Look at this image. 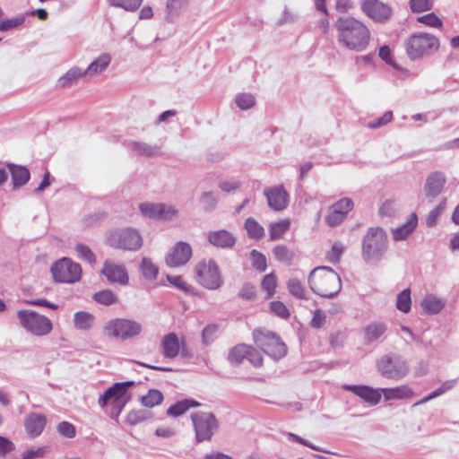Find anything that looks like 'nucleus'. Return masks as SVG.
<instances>
[{
    "mask_svg": "<svg viewBox=\"0 0 459 459\" xmlns=\"http://www.w3.org/2000/svg\"><path fill=\"white\" fill-rule=\"evenodd\" d=\"M338 44L350 51L363 52L370 43L369 28L353 16L339 17L335 22Z\"/></svg>",
    "mask_w": 459,
    "mask_h": 459,
    "instance_id": "nucleus-1",
    "label": "nucleus"
},
{
    "mask_svg": "<svg viewBox=\"0 0 459 459\" xmlns=\"http://www.w3.org/2000/svg\"><path fill=\"white\" fill-rule=\"evenodd\" d=\"M307 283L315 294L326 299L335 297L342 289L340 275L328 266L314 268L308 274Z\"/></svg>",
    "mask_w": 459,
    "mask_h": 459,
    "instance_id": "nucleus-2",
    "label": "nucleus"
},
{
    "mask_svg": "<svg viewBox=\"0 0 459 459\" xmlns=\"http://www.w3.org/2000/svg\"><path fill=\"white\" fill-rule=\"evenodd\" d=\"M388 248V237L381 227L368 229L362 238V257L366 262H379Z\"/></svg>",
    "mask_w": 459,
    "mask_h": 459,
    "instance_id": "nucleus-3",
    "label": "nucleus"
},
{
    "mask_svg": "<svg viewBox=\"0 0 459 459\" xmlns=\"http://www.w3.org/2000/svg\"><path fill=\"white\" fill-rule=\"evenodd\" d=\"M439 48V40L433 34L417 32L405 41V49L411 60H418L434 54Z\"/></svg>",
    "mask_w": 459,
    "mask_h": 459,
    "instance_id": "nucleus-4",
    "label": "nucleus"
},
{
    "mask_svg": "<svg viewBox=\"0 0 459 459\" xmlns=\"http://www.w3.org/2000/svg\"><path fill=\"white\" fill-rule=\"evenodd\" d=\"M194 277L199 285L210 290H218L224 283L220 267L212 258H204L195 265Z\"/></svg>",
    "mask_w": 459,
    "mask_h": 459,
    "instance_id": "nucleus-5",
    "label": "nucleus"
},
{
    "mask_svg": "<svg viewBox=\"0 0 459 459\" xmlns=\"http://www.w3.org/2000/svg\"><path fill=\"white\" fill-rule=\"evenodd\" d=\"M376 367L380 376L394 381L403 379L410 372L407 359L396 353L382 356L377 361Z\"/></svg>",
    "mask_w": 459,
    "mask_h": 459,
    "instance_id": "nucleus-6",
    "label": "nucleus"
},
{
    "mask_svg": "<svg viewBox=\"0 0 459 459\" xmlns=\"http://www.w3.org/2000/svg\"><path fill=\"white\" fill-rule=\"evenodd\" d=\"M106 243L114 248L136 251L143 246V238L134 228L115 229L107 232Z\"/></svg>",
    "mask_w": 459,
    "mask_h": 459,
    "instance_id": "nucleus-7",
    "label": "nucleus"
},
{
    "mask_svg": "<svg viewBox=\"0 0 459 459\" xmlns=\"http://www.w3.org/2000/svg\"><path fill=\"white\" fill-rule=\"evenodd\" d=\"M17 317L21 326L33 336L42 337L52 332L53 324L51 320L36 311L30 309L19 310Z\"/></svg>",
    "mask_w": 459,
    "mask_h": 459,
    "instance_id": "nucleus-8",
    "label": "nucleus"
},
{
    "mask_svg": "<svg viewBox=\"0 0 459 459\" xmlns=\"http://www.w3.org/2000/svg\"><path fill=\"white\" fill-rule=\"evenodd\" d=\"M142 329V325L134 320L115 318L105 324L103 334L108 338L126 341L139 335Z\"/></svg>",
    "mask_w": 459,
    "mask_h": 459,
    "instance_id": "nucleus-9",
    "label": "nucleus"
},
{
    "mask_svg": "<svg viewBox=\"0 0 459 459\" xmlns=\"http://www.w3.org/2000/svg\"><path fill=\"white\" fill-rule=\"evenodd\" d=\"M253 337L255 344L274 359L286 355L287 346L275 333L267 330H255Z\"/></svg>",
    "mask_w": 459,
    "mask_h": 459,
    "instance_id": "nucleus-10",
    "label": "nucleus"
},
{
    "mask_svg": "<svg viewBox=\"0 0 459 459\" xmlns=\"http://www.w3.org/2000/svg\"><path fill=\"white\" fill-rule=\"evenodd\" d=\"M197 443L210 441L218 430L219 422L215 415L208 411H196L191 414Z\"/></svg>",
    "mask_w": 459,
    "mask_h": 459,
    "instance_id": "nucleus-11",
    "label": "nucleus"
},
{
    "mask_svg": "<svg viewBox=\"0 0 459 459\" xmlns=\"http://www.w3.org/2000/svg\"><path fill=\"white\" fill-rule=\"evenodd\" d=\"M131 399V394L116 387V384L108 388L98 400V404L100 408L106 407L108 403L111 404L110 417L117 420L120 413Z\"/></svg>",
    "mask_w": 459,
    "mask_h": 459,
    "instance_id": "nucleus-12",
    "label": "nucleus"
},
{
    "mask_svg": "<svg viewBox=\"0 0 459 459\" xmlns=\"http://www.w3.org/2000/svg\"><path fill=\"white\" fill-rule=\"evenodd\" d=\"M51 273L55 281L73 283L81 279L82 268L69 258H62L51 266Z\"/></svg>",
    "mask_w": 459,
    "mask_h": 459,
    "instance_id": "nucleus-13",
    "label": "nucleus"
},
{
    "mask_svg": "<svg viewBox=\"0 0 459 459\" xmlns=\"http://www.w3.org/2000/svg\"><path fill=\"white\" fill-rule=\"evenodd\" d=\"M141 213L153 220L170 221L177 217L178 210L165 204L143 203L139 204Z\"/></svg>",
    "mask_w": 459,
    "mask_h": 459,
    "instance_id": "nucleus-14",
    "label": "nucleus"
},
{
    "mask_svg": "<svg viewBox=\"0 0 459 459\" xmlns=\"http://www.w3.org/2000/svg\"><path fill=\"white\" fill-rule=\"evenodd\" d=\"M193 255L192 247L185 241H178L167 254L165 261L169 267H179L187 264Z\"/></svg>",
    "mask_w": 459,
    "mask_h": 459,
    "instance_id": "nucleus-15",
    "label": "nucleus"
},
{
    "mask_svg": "<svg viewBox=\"0 0 459 459\" xmlns=\"http://www.w3.org/2000/svg\"><path fill=\"white\" fill-rule=\"evenodd\" d=\"M362 12L371 20L382 22L391 15V9L379 0H364L361 2Z\"/></svg>",
    "mask_w": 459,
    "mask_h": 459,
    "instance_id": "nucleus-16",
    "label": "nucleus"
},
{
    "mask_svg": "<svg viewBox=\"0 0 459 459\" xmlns=\"http://www.w3.org/2000/svg\"><path fill=\"white\" fill-rule=\"evenodd\" d=\"M264 195L268 206L273 211H282L289 204L290 196L281 185L264 188Z\"/></svg>",
    "mask_w": 459,
    "mask_h": 459,
    "instance_id": "nucleus-17",
    "label": "nucleus"
},
{
    "mask_svg": "<svg viewBox=\"0 0 459 459\" xmlns=\"http://www.w3.org/2000/svg\"><path fill=\"white\" fill-rule=\"evenodd\" d=\"M342 388L359 396L371 406L377 405L381 399V388L375 389L368 385H343Z\"/></svg>",
    "mask_w": 459,
    "mask_h": 459,
    "instance_id": "nucleus-18",
    "label": "nucleus"
},
{
    "mask_svg": "<svg viewBox=\"0 0 459 459\" xmlns=\"http://www.w3.org/2000/svg\"><path fill=\"white\" fill-rule=\"evenodd\" d=\"M101 273L111 283L126 285L129 281L126 267L123 264H115L110 261L104 263Z\"/></svg>",
    "mask_w": 459,
    "mask_h": 459,
    "instance_id": "nucleus-19",
    "label": "nucleus"
},
{
    "mask_svg": "<svg viewBox=\"0 0 459 459\" xmlns=\"http://www.w3.org/2000/svg\"><path fill=\"white\" fill-rule=\"evenodd\" d=\"M446 184V177L442 172L435 171L429 174L425 181L423 192L427 199H434L438 196Z\"/></svg>",
    "mask_w": 459,
    "mask_h": 459,
    "instance_id": "nucleus-20",
    "label": "nucleus"
},
{
    "mask_svg": "<svg viewBox=\"0 0 459 459\" xmlns=\"http://www.w3.org/2000/svg\"><path fill=\"white\" fill-rule=\"evenodd\" d=\"M47 417L44 414L30 412L24 419V429L30 438L38 437L47 425Z\"/></svg>",
    "mask_w": 459,
    "mask_h": 459,
    "instance_id": "nucleus-21",
    "label": "nucleus"
},
{
    "mask_svg": "<svg viewBox=\"0 0 459 459\" xmlns=\"http://www.w3.org/2000/svg\"><path fill=\"white\" fill-rule=\"evenodd\" d=\"M418 226V216L412 212L402 225L391 230V235L394 241H404L414 232Z\"/></svg>",
    "mask_w": 459,
    "mask_h": 459,
    "instance_id": "nucleus-22",
    "label": "nucleus"
},
{
    "mask_svg": "<svg viewBox=\"0 0 459 459\" xmlns=\"http://www.w3.org/2000/svg\"><path fill=\"white\" fill-rule=\"evenodd\" d=\"M180 346L179 339L175 333L165 334L160 342L162 355L167 359L176 358L179 354Z\"/></svg>",
    "mask_w": 459,
    "mask_h": 459,
    "instance_id": "nucleus-23",
    "label": "nucleus"
},
{
    "mask_svg": "<svg viewBox=\"0 0 459 459\" xmlns=\"http://www.w3.org/2000/svg\"><path fill=\"white\" fill-rule=\"evenodd\" d=\"M387 325L384 322L374 321L368 324L363 329V339L365 343H372L378 341L386 332Z\"/></svg>",
    "mask_w": 459,
    "mask_h": 459,
    "instance_id": "nucleus-24",
    "label": "nucleus"
},
{
    "mask_svg": "<svg viewBox=\"0 0 459 459\" xmlns=\"http://www.w3.org/2000/svg\"><path fill=\"white\" fill-rule=\"evenodd\" d=\"M207 238L212 246L222 248L231 247L236 243L235 237L225 230L211 231Z\"/></svg>",
    "mask_w": 459,
    "mask_h": 459,
    "instance_id": "nucleus-25",
    "label": "nucleus"
},
{
    "mask_svg": "<svg viewBox=\"0 0 459 459\" xmlns=\"http://www.w3.org/2000/svg\"><path fill=\"white\" fill-rule=\"evenodd\" d=\"M381 394L385 401L403 400L414 396L413 390L407 385H403L390 388H381Z\"/></svg>",
    "mask_w": 459,
    "mask_h": 459,
    "instance_id": "nucleus-26",
    "label": "nucleus"
},
{
    "mask_svg": "<svg viewBox=\"0 0 459 459\" xmlns=\"http://www.w3.org/2000/svg\"><path fill=\"white\" fill-rule=\"evenodd\" d=\"M127 146L131 151L144 157H156L162 154L160 147L156 144L151 145L143 142L132 141L128 143Z\"/></svg>",
    "mask_w": 459,
    "mask_h": 459,
    "instance_id": "nucleus-27",
    "label": "nucleus"
},
{
    "mask_svg": "<svg viewBox=\"0 0 459 459\" xmlns=\"http://www.w3.org/2000/svg\"><path fill=\"white\" fill-rule=\"evenodd\" d=\"M74 327L78 331H90L95 323V316L88 311H78L73 318Z\"/></svg>",
    "mask_w": 459,
    "mask_h": 459,
    "instance_id": "nucleus-28",
    "label": "nucleus"
},
{
    "mask_svg": "<svg viewBox=\"0 0 459 459\" xmlns=\"http://www.w3.org/2000/svg\"><path fill=\"white\" fill-rule=\"evenodd\" d=\"M111 62V56L109 54H102L94 61H92L89 66L83 70L86 77H92L104 72Z\"/></svg>",
    "mask_w": 459,
    "mask_h": 459,
    "instance_id": "nucleus-29",
    "label": "nucleus"
},
{
    "mask_svg": "<svg viewBox=\"0 0 459 459\" xmlns=\"http://www.w3.org/2000/svg\"><path fill=\"white\" fill-rule=\"evenodd\" d=\"M82 77H86L84 71L78 66H73L64 75L59 77L57 87L63 89L70 88L77 82L78 79Z\"/></svg>",
    "mask_w": 459,
    "mask_h": 459,
    "instance_id": "nucleus-30",
    "label": "nucleus"
},
{
    "mask_svg": "<svg viewBox=\"0 0 459 459\" xmlns=\"http://www.w3.org/2000/svg\"><path fill=\"white\" fill-rule=\"evenodd\" d=\"M446 301L433 294L427 295L421 301V307L429 315L438 314L445 307Z\"/></svg>",
    "mask_w": 459,
    "mask_h": 459,
    "instance_id": "nucleus-31",
    "label": "nucleus"
},
{
    "mask_svg": "<svg viewBox=\"0 0 459 459\" xmlns=\"http://www.w3.org/2000/svg\"><path fill=\"white\" fill-rule=\"evenodd\" d=\"M11 172L13 187H20L25 185L30 179V171L27 168L13 164L8 165Z\"/></svg>",
    "mask_w": 459,
    "mask_h": 459,
    "instance_id": "nucleus-32",
    "label": "nucleus"
},
{
    "mask_svg": "<svg viewBox=\"0 0 459 459\" xmlns=\"http://www.w3.org/2000/svg\"><path fill=\"white\" fill-rule=\"evenodd\" d=\"M198 406H200V403L197 401L193 399H184L171 405L168 409L167 414L169 416L178 417L183 415L190 408H195Z\"/></svg>",
    "mask_w": 459,
    "mask_h": 459,
    "instance_id": "nucleus-33",
    "label": "nucleus"
},
{
    "mask_svg": "<svg viewBox=\"0 0 459 459\" xmlns=\"http://www.w3.org/2000/svg\"><path fill=\"white\" fill-rule=\"evenodd\" d=\"M244 226L250 238L261 239L264 236V227L252 217L246 220Z\"/></svg>",
    "mask_w": 459,
    "mask_h": 459,
    "instance_id": "nucleus-34",
    "label": "nucleus"
},
{
    "mask_svg": "<svg viewBox=\"0 0 459 459\" xmlns=\"http://www.w3.org/2000/svg\"><path fill=\"white\" fill-rule=\"evenodd\" d=\"M140 270L144 279L149 281L156 280L159 273L158 266L148 257H143L142 259Z\"/></svg>",
    "mask_w": 459,
    "mask_h": 459,
    "instance_id": "nucleus-35",
    "label": "nucleus"
},
{
    "mask_svg": "<svg viewBox=\"0 0 459 459\" xmlns=\"http://www.w3.org/2000/svg\"><path fill=\"white\" fill-rule=\"evenodd\" d=\"M400 204L394 200H386L379 207L378 212L382 218H394L400 212Z\"/></svg>",
    "mask_w": 459,
    "mask_h": 459,
    "instance_id": "nucleus-36",
    "label": "nucleus"
},
{
    "mask_svg": "<svg viewBox=\"0 0 459 459\" xmlns=\"http://www.w3.org/2000/svg\"><path fill=\"white\" fill-rule=\"evenodd\" d=\"M248 354V345L238 344L229 351L228 359L231 364H239Z\"/></svg>",
    "mask_w": 459,
    "mask_h": 459,
    "instance_id": "nucleus-37",
    "label": "nucleus"
},
{
    "mask_svg": "<svg viewBox=\"0 0 459 459\" xmlns=\"http://www.w3.org/2000/svg\"><path fill=\"white\" fill-rule=\"evenodd\" d=\"M92 299L99 304L110 306L117 303V295L110 290H103L93 294Z\"/></svg>",
    "mask_w": 459,
    "mask_h": 459,
    "instance_id": "nucleus-38",
    "label": "nucleus"
},
{
    "mask_svg": "<svg viewBox=\"0 0 459 459\" xmlns=\"http://www.w3.org/2000/svg\"><path fill=\"white\" fill-rule=\"evenodd\" d=\"M290 220L285 219L270 225L269 233L272 240L279 239L290 228Z\"/></svg>",
    "mask_w": 459,
    "mask_h": 459,
    "instance_id": "nucleus-39",
    "label": "nucleus"
},
{
    "mask_svg": "<svg viewBox=\"0 0 459 459\" xmlns=\"http://www.w3.org/2000/svg\"><path fill=\"white\" fill-rule=\"evenodd\" d=\"M275 259L281 263L290 264L294 253L284 245H278L273 249Z\"/></svg>",
    "mask_w": 459,
    "mask_h": 459,
    "instance_id": "nucleus-40",
    "label": "nucleus"
},
{
    "mask_svg": "<svg viewBox=\"0 0 459 459\" xmlns=\"http://www.w3.org/2000/svg\"><path fill=\"white\" fill-rule=\"evenodd\" d=\"M163 401V394L157 389L149 390L146 395L141 397L142 404L148 408H152Z\"/></svg>",
    "mask_w": 459,
    "mask_h": 459,
    "instance_id": "nucleus-41",
    "label": "nucleus"
},
{
    "mask_svg": "<svg viewBox=\"0 0 459 459\" xmlns=\"http://www.w3.org/2000/svg\"><path fill=\"white\" fill-rule=\"evenodd\" d=\"M411 291L409 289H405L397 295L396 308L403 313H408L411 310Z\"/></svg>",
    "mask_w": 459,
    "mask_h": 459,
    "instance_id": "nucleus-42",
    "label": "nucleus"
},
{
    "mask_svg": "<svg viewBox=\"0 0 459 459\" xmlns=\"http://www.w3.org/2000/svg\"><path fill=\"white\" fill-rule=\"evenodd\" d=\"M287 289L293 297L299 299H307L305 289L298 279H290L287 281Z\"/></svg>",
    "mask_w": 459,
    "mask_h": 459,
    "instance_id": "nucleus-43",
    "label": "nucleus"
},
{
    "mask_svg": "<svg viewBox=\"0 0 459 459\" xmlns=\"http://www.w3.org/2000/svg\"><path fill=\"white\" fill-rule=\"evenodd\" d=\"M217 202V195L211 191L204 192L200 197V204L205 212L213 211L216 207Z\"/></svg>",
    "mask_w": 459,
    "mask_h": 459,
    "instance_id": "nucleus-44",
    "label": "nucleus"
},
{
    "mask_svg": "<svg viewBox=\"0 0 459 459\" xmlns=\"http://www.w3.org/2000/svg\"><path fill=\"white\" fill-rule=\"evenodd\" d=\"M344 250L345 247L342 243L339 241L334 242L331 250L326 253L325 259L332 264H337L339 263Z\"/></svg>",
    "mask_w": 459,
    "mask_h": 459,
    "instance_id": "nucleus-45",
    "label": "nucleus"
},
{
    "mask_svg": "<svg viewBox=\"0 0 459 459\" xmlns=\"http://www.w3.org/2000/svg\"><path fill=\"white\" fill-rule=\"evenodd\" d=\"M446 205V199H442L439 204L432 209L426 219V225L428 227H433L436 225L438 217L445 211Z\"/></svg>",
    "mask_w": 459,
    "mask_h": 459,
    "instance_id": "nucleus-46",
    "label": "nucleus"
},
{
    "mask_svg": "<svg viewBox=\"0 0 459 459\" xmlns=\"http://www.w3.org/2000/svg\"><path fill=\"white\" fill-rule=\"evenodd\" d=\"M109 4L115 7H120L129 12H134L139 8L143 0H108Z\"/></svg>",
    "mask_w": 459,
    "mask_h": 459,
    "instance_id": "nucleus-47",
    "label": "nucleus"
},
{
    "mask_svg": "<svg viewBox=\"0 0 459 459\" xmlns=\"http://www.w3.org/2000/svg\"><path fill=\"white\" fill-rule=\"evenodd\" d=\"M75 251L78 256L85 262L92 264L96 262V256L91 248L84 244H77L75 246Z\"/></svg>",
    "mask_w": 459,
    "mask_h": 459,
    "instance_id": "nucleus-48",
    "label": "nucleus"
},
{
    "mask_svg": "<svg viewBox=\"0 0 459 459\" xmlns=\"http://www.w3.org/2000/svg\"><path fill=\"white\" fill-rule=\"evenodd\" d=\"M345 218L344 212H337V210L331 205L325 217V222L330 227H335L342 222Z\"/></svg>",
    "mask_w": 459,
    "mask_h": 459,
    "instance_id": "nucleus-49",
    "label": "nucleus"
},
{
    "mask_svg": "<svg viewBox=\"0 0 459 459\" xmlns=\"http://www.w3.org/2000/svg\"><path fill=\"white\" fill-rule=\"evenodd\" d=\"M276 286L277 281L273 273L266 274L261 282V287L264 291H266L267 298H271L274 294Z\"/></svg>",
    "mask_w": 459,
    "mask_h": 459,
    "instance_id": "nucleus-50",
    "label": "nucleus"
},
{
    "mask_svg": "<svg viewBox=\"0 0 459 459\" xmlns=\"http://www.w3.org/2000/svg\"><path fill=\"white\" fill-rule=\"evenodd\" d=\"M235 102L240 109L246 110L255 105V100L251 93H239L236 96Z\"/></svg>",
    "mask_w": 459,
    "mask_h": 459,
    "instance_id": "nucleus-51",
    "label": "nucleus"
},
{
    "mask_svg": "<svg viewBox=\"0 0 459 459\" xmlns=\"http://www.w3.org/2000/svg\"><path fill=\"white\" fill-rule=\"evenodd\" d=\"M151 417V413L146 410H134L127 414V422L130 425H136Z\"/></svg>",
    "mask_w": 459,
    "mask_h": 459,
    "instance_id": "nucleus-52",
    "label": "nucleus"
},
{
    "mask_svg": "<svg viewBox=\"0 0 459 459\" xmlns=\"http://www.w3.org/2000/svg\"><path fill=\"white\" fill-rule=\"evenodd\" d=\"M250 255L253 267L259 272H264L267 267L265 255L255 249L251 251Z\"/></svg>",
    "mask_w": 459,
    "mask_h": 459,
    "instance_id": "nucleus-53",
    "label": "nucleus"
},
{
    "mask_svg": "<svg viewBox=\"0 0 459 459\" xmlns=\"http://www.w3.org/2000/svg\"><path fill=\"white\" fill-rule=\"evenodd\" d=\"M167 280L171 285L186 293H191L193 290L192 286L189 285L186 281H185L182 276L168 275Z\"/></svg>",
    "mask_w": 459,
    "mask_h": 459,
    "instance_id": "nucleus-54",
    "label": "nucleus"
},
{
    "mask_svg": "<svg viewBox=\"0 0 459 459\" xmlns=\"http://www.w3.org/2000/svg\"><path fill=\"white\" fill-rule=\"evenodd\" d=\"M218 326L214 324L206 325L202 331V340L205 345H210L216 338Z\"/></svg>",
    "mask_w": 459,
    "mask_h": 459,
    "instance_id": "nucleus-55",
    "label": "nucleus"
},
{
    "mask_svg": "<svg viewBox=\"0 0 459 459\" xmlns=\"http://www.w3.org/2000/svg\"><path fill=\"white\" fill-rule=\"evenodd\" d=\"M25 22L24 16H18L11 19H5L0 22V31H6L14 29L23 24Z\"/></svg>",
    "mask_w": 459,
    "mask_h": 459,
    "instance_id": "nucleus-56",
    "label": "nucleus"
},
{
    "mask_svg": "<svg viewBox=\"0 0 459 459\" xmlns=\"http://www.w3.org/2000/svg\"><path fill=\"white\" fill-rule=\"evenodd\" d=\"M434 0H411L410 6L413 13H420L430 10Z\"/></svg>",
    "mask_w": 459,
    "mask_h": 459,
    "instance_id": "nucleus-57",
    "label": "nucleus"
},
{
    "mask_svg": "<svg viewBox=\"0 0 459 459\" xmlns=\"http://www.w3.org/2000/svg\"><path fill=\"white\" fill-rule=\"evenodd\" d=\"M56 429L61 436L67 438H73L76 434L75 427L68 421L60 422L57 425Z\"/></svg>",
    "mask_w": 459,
    "mask_h": 459,
    "instance_id": "nucleus-58",
    "label": "nucleus"
},
{
    "mask_svg": "<svg viewBox=\"0 0 459 459\" xmlns=\"http://www.w3.org/2000/svg\"><path fill=\"white\" fill-rule=\"evenodd\" d=\"M417 21L434 28H439L442 26V21L434 13L420 16L417 18Z\"/></svg>",
    "mask_w": 459,
    "mask_h": 459,
    "instance_id": "nucleus-59",
    "label": "nucleus"
},
{
    "mask_svg": "<svg viewBox=\"0 0 459 459\" xmlns=\"http://www.w3.org/2000/svg\"><path fill=\"white\" fill-rule=\"evenodd\" d=\"M48 452L47 446L27 449L22 455V459H35L43 457Z\"/></svg>",
    "mask_w": 459,
    "mask_h": 459,
    "instance_id": "nucleus-60",
    "label": "nucleus"
},
{
    "mask_svg": "<svg viewBox=\"0 0 459 459\" xmlns=\"http://www.w3.org/2000/svg\"><path fill=\"white\" fill-rule=\"evenodd\" d=\"M271 311L281 318H287L290 316L289 309L281 301H273L270 305Z\"/></svg>",
    "mask_w": 459,
    "mask_h": 459,
    "instance_id": "nucleus-61",
    "label": "nucleus"
},
{
    "mask_svg": "<svg viewBox=\"0 0 459 459\" xmlns=\"http://www.w3.org/2000/svg\"><path fill=\"white\" fill-rule=\"evenodd\" d=\"M219 188L225 193H230L241 186V183L235 179H226L219 182Z\"/></svg>",
    "mask_w": 459,
    "mask_h": 459,
    "instance_id": "nucleus-62",
    "label": "nucleus"
},
{
    "mask_svg": "<svg viewBox=\"0 0 459 459\" xmlns=\"http://www.w3.org/2000/svg\"><path fill=\"white\" fill-rule=\"evenodd\" d=\"M337 212H344L346 217L348 212L353 208V202L349 198H342L332 205Z\"/></svg>",
    "mask_w": 459,
    "mask_h": 459,
    "instance_id": "nucleus-63",
    "label": "nucleus"
},
{
    "mask_svg": "<svg viewBox=\"0 0 459 459\" xmlns=\"http://www.w3.org/2000/svg\"><path fill=\"white\" fill-rule=\"evenodd\" d=\"M238 296L247 300H254L255 299V288L251 283H245L238 292Z\"/></svg>",
    "mask_w": 459,
    "mask_h": 459,
    "instance_id": "nucleus-64",
    "label": "nucleus"
}]
</instances>
